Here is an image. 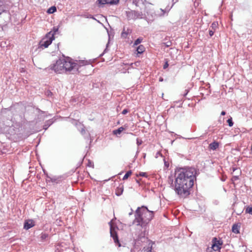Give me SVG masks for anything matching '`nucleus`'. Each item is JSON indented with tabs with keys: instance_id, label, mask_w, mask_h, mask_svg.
I'll return each mask as SVG.
<instances>
[{
	"instance_id": "f257e3e1",
	"label": "nucleus",
	"mask_w": 252,
	"mask_h": 252,
	"mask_svg": "<svg viewBox=\"0 0 252 252\" xmlns=\"http://www.w3.org/2000/svg\"><path fill=\"white\" fill-rule=\"evenodd\" d=\"M174 184L171 181V186L180 198H186L190 193L194 181L196 179V170L192 167L182 168L176 170Z\"/></svg>"
},
{
	"instance_id": "f03ea898",
	"label": "nucleus",
	"mask_w": 252,
	"mask_h": 252,
	"mask_svg": "<svg viewBox=\"0 0 252 252\" xmlns=\"http://www.w3.org/2000/svg\"><path fill=\"white\" fill-rule=\"evenodd\" d=\"M154 214L153 211L149 210L145 206L137 208L134 213L135 219L133 220V224L137 227L138 229L133 235L135 240H140L145 237L146 227L154 217Z\"/></svg>"
},
{
	"instance_id": "7ed1b4c3",
	"label": "nucleus",
	"mask_w": 252,
	"mask_h": 252,
	"mask_svg": "<svg viewBox=\"0 0 252 252\" xmlns=\"http://www.w3.org/2000/svg\"><path fill=\"white\" fill-rule=\"evenodd\" d=\"M63 60L64 72L70 74H75L79 72L80 67L86 64L84 61H76L74 62L71 58L67 57Z\"/></svg>"
},
{
	"instance_id": "20e7f679",
	"label": "nucleus",
	"mask_w": 252,
	"mask_h": 252,
	"mask_svg": "<svg viewBox=\"0 0 252 252\" xmlns=\"http://www.w3.org/2000/svg\"><path fill=\"white\" fill-rule=\"evenodd\" d=\"M3 127V131L10 135H14L19 132V128L21 126L20 124L17 122H14L12 120H10L7 122Z\"/></svg>"
},
{
	"instance_id": "39448f33",
	"label": "nucleus",
	"mask_w": 252,
	"mask_h": 252,
	"mask_svg": "<svg viewBox=\"0 0 252 252\" xmlns=\"http://www.w3.org/2000/svg\"><path fill=\"white\" fill-rule=\"evenodd\" d=\"M52 32H49L46 34V36L39 43V46L41 48H47L51 44L52 41L54 39L53 34H51Z\"/></svg>"
},
{
	"instance_id": "423d86ee",
	"label": "nucleus",
	"mask_w": 252,
	"mask_h": 252,
	"mask_svg": "<svg viewBox=\"0 0 252 252\" xmlns=\"http://www.w3.org/2000/svg\"><path fill=\"white\" fill-rule=\"evenodd\" d=\"M63 59L57 60L56 63L51 66V69L54 70L56 73H62L64 72Z\"/></svg>"
},
{
	"instance_id": "0eeeda50",
	"label": "nucleus",
	"mask_w": 252,
	"mask_h": 252,
	"mask_svg": "<svg viewBox=\"0 0 252 252\" xmlns=\"http://www.w3.org/2000/svg\"><path fill=\"white\" fill-rule=\"evenodd\" d=\"M143 14L142 12L135 10H130L126 12V16L128 20H135L138 19L143 18Z\"/></svg>"
},
{
	"instance_id": "6e6552de",
	"label": "nucleus",
	"mask_w": 252,
	"mask_h": 252,
	"mask_svg": "<svg viewBox=\"0 0 252 252\" xmlns=\"http://www.w3.org/2000/svg\"><path fill=\"white\" fill-rule=\"evenodd\" d=\"M110 235L111 237L113 238L116 245L120 247L121 245L119 242L117 234L115 229L112 227L111 224L110 225Z\"/></svg>"
},
{
	"instance_id": "1a4fd4ad",
	"label": "nucleus",
	"mask_w": 252,
	"mask_h": 252,
	"mask_svg": "<svg viewBox=\"0 0 252 252\" xmlns=\"http://www.w3.org/2000/svg\"><path fill=\"white\" fill-rule=\"evenodd\" d=\"M98 3L104 5L106 4H117L119 0H98Z\"/></svg>"
},
{
	"instance_id": "9d476101",
	"label": "nucleus",
	"mask_w": 252,
	"mask_h": 252,
	"mask_svg": "<svg viewBox=\"0 0 252 252\" xmlns=\"http://www.w3.org/2000/svg\"><path fill=\"white\" fill-rule=\"evenodd\" d=\"M35 225L34 222L32 220H28L25 221L24 224V228L26 230H28L34 226Z\"/></svg>"
},
{
	"instance_id": "9b49d317",
	"label": "nucleus",
	"mask_w": 252,
	"mask_h": 252,
	"mask_svg": "<svg viewBox=\"0 0 252 252\" xmlns=\"http://www.w3.org/2000/svg\"><path fill=\"white\" fill-rule=\"evenodd\" d=\"M8 9V6L4 4L3 2L0 0V14H1L2 12L7 11Z\"/></svg>"
},
{
	"instance_id": "f8f14e48",
	"label": "nucleus",
	"mask_w": 252,
	"mask_h": 252,
	"mask_svg": "<svg viewBox=\"0 0 252 252\" xmlns=\"http://www.w3.org/2000/svg\"><path fill=\"white\" fill-rule=\"evenodd\" d=\"M221 245V243H220V241H217V243H215L212 245L211 249L215 251H218L220 249V246Z\"/></svg>"
},
{
	"instance_id": "ddd939ff",
	"label": "nucleus",
	"mask_w": 252,
	"mask_h": 252,
	"mask_svg": "<svg viewBox=\"0 0 252 252\" xmlns=\"http://www.w3.org/2000/svg\"><path fill=\"white\" fill-rule=\"evenodd\" d=\"M124 191V187L123 186H120L119 187H117L116 189V195L117 196H120L121 194H122Z\"/></svg>"
},
{
	"instance_id": "4468645a",
	"label": "nucleus",
	"mask_w": 252,
	"mask_h": 252,
	"mask_svg": "<svg viewBox=\"0 0 252 252\" xmlns=\"http://www.w3.org/2000/svg\"><path fill=\"white\" fill-rule=\"evenodd\" d=\"M219 143L218 142L214 141L209 144V148L211 150H215L219 147Z\"/></svg>"
},
{
	"instance_id": "2eb2a0df",
	"label": "nucleus",
	"mask_w": 252,
	"mask_h": 252,
	"mask_svg": "<svg viewBox=\"0 0 252 252\" xmlns=\"http://www.w3.org/2000/svg\"><path fill=\"white\" fill-rule=\"evenodd\" d=\"M173 5V4H172V6ZM172 6H171V7H166L165 9H163L162 8H160V11H161V13H158V15L160 16H163L164 15V14L165 13H167L169 10H170V9L171 8Z\"/></svg>"
},
{
	"instance_id": "dca6fc26",
	"label": "nucleus",
	"mask_w": 252,
	"mask_h": 252,
	"mask_svg": "<svg viewBox=\"0 0 252 252\" xmlns=\"http://www.w3.org/2000/svg\"><path fill=\"white\" fill-rule=\"evenodd\" d=\"M239 227L238 224H234L232 227V231L235 234L239 233Z\"/></svg>"
},
{
	"instance_id": "f3484780",
	"label": "nucleus",
	"mask_w": 252,
	"mask_h": 252,
	"mask_svg": "<svg viewBox=\"0 0 252 252\" xmlns=\"http://www.w3.org/2000/svg\"><path fill=\"white\" fill-rule=\"evenodd\" d=\"M53 121L52 120L46 121L43 126V128L47 129L53 124Z\"/></svg>"
},
{
	"instance_id": "a211bd4d",
	"label": "nucleus",
	"mask_w": 252,
	"mask_h": 252,
	"mask_svg": "<svg viewBox=\"0 0 252 252\" xmlns=\"http://www.w3.org/2000/svg\"><path fill=\"white\" fill-rule=\"evenodd\" d=\"M145 48L144 46L140 45L137 48V51L138 54H141L144 51Z\"/></svg>"
},
{
	"instance_id": "6ab92c4d",
	"label": "nucleus",
	"mask_w": 252,
	"mask_h": 252,
	"mask_svg": "<svg viewBox=\"0 0 252 252\" xmlns=\"http://www.w3.org/2000/svg\"><path fill=\"white\" fill-rule=\"evenodd\" d=\"M124 130V128L123 127H120L119 128H118L117 129H116V130H114L113 131V133L114 134H120L123 130Z\"/></svg>"
},
{
	"instance_id": "aec40b11",
	"label": "nucleus",
	"mask_w": 252,
	"mask_h": 252,
	"mask_svg": "<svg viewBox=\"0 0 252 252\" xmlns=\"http://www.w3.org/2000/svg\"><path fill=\"white\" fill-rule=\"evenodd\" d=\"M57 11V8L55 6H51L47 10V13L52 14Z\"/></svg>"
},
{
	"instance_id": "412c9836",
	"label": "nucleus",
	"mask_w": 252,
	"mask_h": 252,
	"mask_svg": "<svg viewBox=\"0 0 252 252\" xmlns=\"http://www.w3.org/2000/svg\"><path fill=\"white\" fill-rule=\"evenodd\" d=\"M131 173L132 172L131 171H127L123 177V180H125L127 179L131 175Z\"/></svg>"
},
{
	"instance_id": "4be33fe9",
	"label": "nucleus",
	"mask_w": 252,
	"mask_h": 252,
	"mask_svg": "<svg viewBox=\"0 0 252 252\" xmlns=\"http://www.w3.org/2000/svg\"><path fill=\"white\" fill-rule=\"evenodd\" d=\"M58 30H59V28L58 27H53L52 31H51V32H52L51 34H53V37H54V34H56V32H58Z\"/></svg>"
},
{
	"instance_id": "5701e85b",
	"label": "nucleus",
	"mask_w": 252,
	"mask_h": 252,
	"mask_svg": "<svg viewBox=\"0 0 252 252\" xmlns=\"http://www.w3.org/2000/svg\"><path fill=\"white\" fill-rule=\"evenodd\" d=\"M129 30H127V32H125L124 31V30L123 31V32H122V36L124 37V38H126L127 35L129 34Z\"/></svg>"
},
{
	"instance_id": "b1692460",
	"label": "nucleus",
	"mask_w": 252,
	"mask_h": 252,
	"mask_svg": "<svg viewBox=\"0 0 252 252\" xmlns=\"http://www.w3.org/2000/svg\"><path fill=\"white\" fill-rule=\"evenodd\" d=\"M142 251L143 252H152V247L144 248Z\"/></svg>"
},
{
	"instance_id": "393cba45",
	"label": "nucleus",
	"mask_w": 252,
	"mask_h": 252,
	"mask_svg": "<svg viewBox=\"0 0 252 252\" xmlns=\"http://www.w3.org/2000/svg\"><path fill=\"white\" fill-rule=\"evenodd\" d=\"M246 213L252 215V207H248L246 209Z\"/></svg>"
},
{
	"instance_id": "a878e982",
	"label": "nucleus",
	"mask_w": 252,
	"mask_h": 252,
	"mask_svg": "<svg viewBox=\"0 0 252 252\" xmlns=\"http://www.w3.org/2000/svg\"><path fill=\"white\" fill-rule=\"evenodd\" d=\"M142 39L141 38H137L135 41L134 45H137L139 44L142 42Z\"/></svg>"
},
{
	"instance_id": "bb28decb",
	"label": "nucleus",
	"mask_w": 252,
	"mask_h": 252,
	"mask_svg": "<svg viewBox=\"0 0 252 252\" xmlns=\"http://www.w3.org/2000/svg\"><path fill=\"white\" fill-rule=\"evenodd\" d=\"M211 27L212 30L216 31V29L218 27V24L217 23L214 22L212 24Z\"/></svg>"
},
{
	"instance_id": "cd10ccee",
	"label": "nucleus",
	"mask_w": 252,
	"mask_h": 252,
	"mask_svg": "<svg viewBox=\"0 0 252 252\" xmlns=\"http://www.w3.org/2000/svg\"><path fill=\"white\" fill-rule=\"evenodd\" d=\"M228 124V126H232L233 125V122L232 121V118H230L229 119H228L227 121Z\"/></svg>"
},
{
	"instance_id": "c85d7f7f",
	"label": "nucleus",
	"mask_w": 252,
	"mask_h": 252,
	"mask_svg": "<svg viewBox=\"0 0 252 252\" xmlns=\"http://www.w3.org/2000/svg\"><path fill=\"white\" fill-rule=\"evenodd\" d=\"M142 176V177H147V173L146 172H140L138 175H137Z\"/></svg>"
},
{
	"instance_id": "c756f323",
	"label": "nucleus",
	"mask_w": 252,
	"mask_h": 252,
	"mask_svg": "<svg viewBox=\"0 0 252 252\" xmlns=\"http://www.w3.org/2000/svg\"><path fill=\"white\" fill-rule=\"evenodd\" d=\"M48 235L45 233H42L41 236V238L42 240H45L47 237H48Z\"/></svg>"
},
{
	"instance_id": "7c9ffc66",
	"label": "nucleus",
	"mask_w": 252,
	"mask_h": 252,
	"mask_svg": "<svg viewBox=\"0 0 252 252\" xmlns=\"http://www.w3.org/2000/svg\"><path fill=\"white\" fill-rule=\"evenodd\" d=\"M215 30H212V29H209V35L210 36H212L213 35L214 32H215Z\"/></svg>"
},
{
	"instance_id": "2f4dec72",
	"label": "nucleus",
	"mask_w": 252,
	"mask_h": 252,
	"mask_svg": "<svg viewBox=\"0 0 252 252\" xmlns=\"http://www.w3.org/2000/svg\"><path fill=\"white\" fill-rule=\"evenodd\" d=\"M13 107H11L9 109H5L4 111H5V113H7L9 114V113H10L11 111H12L13 110Z\"/></svg>"
},
{
	"instance_id": "473e14b6",
	"label": "nucleus",
	"mask_w": 252,
	"mask_h": 252,
	"mask_svg": "<svg viewBox=\"0 0 252 252\" xmlns=\"http://www.w3.org/2000/svg\"><path fill=\"white\" fill-rule=\"evenodd\" d=\"M129 112V111L128 110V109H125L123 110L122 113V114L123 115H125L126 114V113H127L128 112Z\"/></svg>"
},
{
	"instance_id": "72a5a7b5",
	"label": "nucleus",
	"mask_w": 252,
	"mask_h": 252,
	"mask_svg": "<svg viewBox=\"0 0 252 252\" xmlns=\"http://www.w3.org/2000/svg\"><path fill=\"white\" fill-rule=\"evenodd\" d=\"M239 179L238 176H233L232 177V180H237Z\"/></svg>"
},
{
	"instance_id": "f704fd0d",
	"label": "nucleus",
	"mask_w": 252,
	"mask_h": 252,
	"mask_svg": "<svg viewBox=\"0 0 252 252\" xmlns=\"http://www.w3.org/2000/svg\"><path fill=\"white\" fill-rule=\"evenodd\" d=\"M168 66V63L167 62H166L164 65H163V68L166 69Z\"/></svg>"
},
{
	"instance_id": "c9c22d12",
	"label": "nucleus",
	"mask_w": 252,
	"mask_h": 252,
	"mask_svg": "<svg viewBox=\"0 0 252 252\" xmlns=\"http://www.w3.org/2000/svg\"><path fill=\"white\" fill-rule=\"evenodd\" d=\"M142 141H139L138 139H137V144L139 146L142 144Z\"/></svg>"
},
{
	"instance_id": "e433bc0d",
	"label": "nucleus",
	"mask_w": 252,
	"mask_h": 252,
	"mask_svg": "<svg viewBox=\"0 0 252 252\" xmlns=\"http://www.w3.org/2000/svg\"><path fill=\"white\" fill-rule=\"evenodd\" d=\"M225 114H226V113H225V111H222V112H221V115H222V116L225 115Z\"/></svg>"
},
{
	"instance_id": "4c0bfd02",
	"label": "nucleus",
	"mask_w": 252,
	"mask_h": 252,
	"mask_svg": "<svg viewBox=\"0 0 252 252\" xmlns=\"http://www.w3.org/2000/svg\"><path fill=\"white\" fill-rule=\"evenodd\" d=\"M52 94V93L51 92H47V95L48 96H49L50 95H51Z\"/></svg>"
},
{
	"instance_id": "58836bf2",
	"label": "nucleus",
	"mask_w": 252,
	"mask_h": 252,
	"mask_svg": "<svg viewBox=\"0 0 252 252\" xmlns=\"http://www.w3.org/2000/svg\"><path fill=\"white\" fill-rule=\"evenodd\" d=\"M237 169L236 168H235V167H233L232 168V170L233 172H234L235 170H236Z\"/></svg>"
},
{
	"instance_id": "ea45409f",
	"label": "nucleus",
	"mask_w": 252,
	"mask_h": 252,
	"mask_svg": "<svg viewBox=\"0 0 252 252\" xmlns=\"http://www.w3.org/2000/svg\"><path fill=\"white\" fill-rule=\"evenodd\" d=\"M133 213V210L131 209V212L129 213V215H132Z\"/></svg>"
},
{
	"instance_id": "a19ab883",
	"label": "nucleus",
	"mask_w": 252,
	"mask_h": 252,
	"mask_svg": "<svg viewBox=\"0 0 252 252\" xmlns=\"http://www.w3.org/2000/svg\"><path fill=\"white\" fill-rule=\"evenodd\" d=\"M146 154L145 153L143 154V158H146Z\"/></svg>"
},
{
	"instance_id": "79ce46f5",
	"label": "nucleus",
	"mask_w": 252,
	"mask_h": 252,
	"mask_svg": "<svg viewBox=\"0 0 252 252\" xmlns=\"http://www.w3.org/2000/svg\"><path fill=\"white\" fill-rule=\"evenodd\" d=\"M159 81H163V78L160 77V78H159Z\"/></svg>"
},
{
	"instance_id": "37998d69",
	"label": "nucleus",
	"mask_w": 252,
	"mask_h": 252,
	"mask_svg": "<svg viewBox=\"0 0 252 252\" xmlns=\"http://www.w3.org/2000/svg\"><path fill=\"white\" fill-rule=\"evenodd\" d=\"M23 71H24V69L22 68L21 69V72H22Z\"/></svg>"
},
{
	"instance_id": "c03bdc74",
	"label": "nucleus",
	"mask_w": 252,
	"mask_h": 252,
	"mask_svg": "<svg viewBox=\"0 0 252 252\" xmlns=\"http://www.w3.org/2000/svg\"><path fill=\"white\" fill-rule=\"evenodd\" d=\"M208 252H211L210 251V249H208Z\"/></svg>"
},
{
	"instance_id": "a18cd8bd",
	"label": "nucleus",
	"mask_w": 252,
	"mask_h": 252,
	"mask_svg": "<svg viewBox=\"0 0 252 252\" xmlns=\"http://www.w3.org/2000/svg\"><path fill=\"white\" fill-rule=\"evenodd\" d=\"M158 154H159V152L157 153V155H158Z\"/></svg>"
},
{
	"instance_id": "49530a36",
	"label": "nucleus",
	"mask_w": 252,
	"mask_h": 252,
	"mask_svg": "<svg viewBox=\"0 0 252 252\" xmlns=\"http://www.w3.org/2000/svg\"><path fill=\"white\" fill-rule=\"evenodd\" d=\"M158 154H159V152L157 153V155H158Z\"/></svg>"
}]
</instances>
